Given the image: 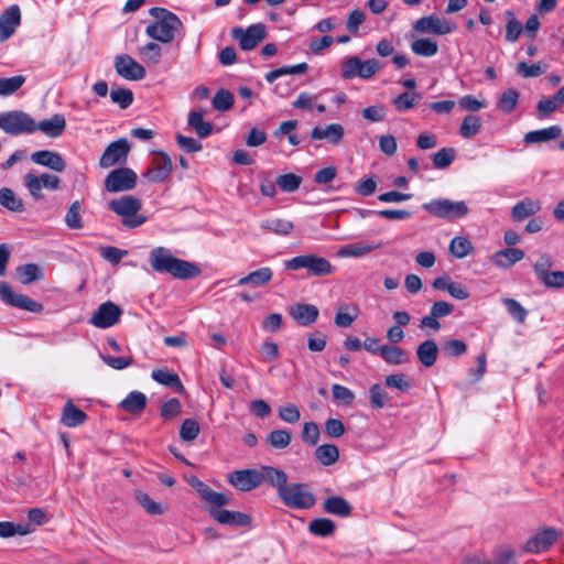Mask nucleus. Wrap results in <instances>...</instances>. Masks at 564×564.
I'll return each mask as SVG.
<instances>
[{
  "label": "nucleus",
  "instance_id": "1",
  "mask_svg": "<svg viewBox=\"0 0 564 564\" xmlns=\"http://www.w3.org/2000/svg\"><path fill=\"white\" fill-rule=\"evenodd\" d=\"M153 21L145 28V34L159 42L167 43L174 37L176 15L163 8H151Z\"/></svg>",
  "mask_w": 564,
  "mask_h": 564
},
{
  "label": "nucleus",
  "instance_id": "2",
  "mask_svg": "<svg viewBox=\"0 0 564 564\" xmlns=\"http://www.w3.org/2000/svg\"><path fill=\"white\" fill-rule=\"evenodd\" d=\"M110 210L122 217V225L132 229L142 226L147 221V217L139 214L142 204L134 196L126 195L120 198L112 199L108 203Z\"/></svg>",
  "mask_w": 564,
  "mask_h": 564
},
{
  "label": "nucleus",
  "instance_id": "3",
  "mask_svg": "<svg viewBox=\"0 0 564 564\" xmlns=\"http://www.w3.org/2000/svg\"><path fill=\"white\" fill-rule=\"evenodd\" d=\"M284 506L296 509H311L316 503V497L310 486L304 482L288 484L279 495Z\"/></svg>",
  "mask_w": 564,
  "mask_h": 564
},
{
  "label": "nucleus",
  "instance_id": "4",
  "mask_svg": "<svg viewBox=\"0 0 564 564\" xmlns=\"http://www.w3.org/2000/svg\"><path fill=\"white\" fill-rule=\"evenodd\" d=\"M284 268L292 271L305 269L312 276H325L334 272V267L326 258L313 253H305L285 260Z\"/></svg>",
  "mask_w": 564,
  "mask_h": 564
},
{
  "label": "nucleus",
  "instance_id": "5",
  "mask_svg": "<svg viewBox=\"0 0 564 564\" xmlns=\"http://www.w3.org/2000/svg\"><path fill=\"white\" fill-rule=\"evenodd\" d=\"M423 209L431 215L454 220L465 217L469 213V208L463 200H451L447 198L433 199L422 205Z\"/></svg>",
  "mask_w": 564,
  "mask_h": 564
},
{
  "label": "nucleus",
  "instance_id": "6",
  "mask_svg": "<svg viewBox=\"0 0 564 564\" xmlns=\"http://www.w3.org/2000/svg\"><path fill=\"white\" fill-rule=\"evenodd\" d=\"M0 128L10 135L35 132V120L26 112L12 110L0 113Z\"/></svg>",
  "mask_w": 564,
  "mask_h": 564
},
{
  "label": "nucleus",
  "instance_id": "7",
  "mask_svg": "<svg viewBox=\"0 0 564 564\" xmlns=\"http://www.w3.org/2000/svg\"><path fill=\"white\" fill-rule=\"evenodd\" d=\"M381 67V63L376 58H370L362 62L359 57L352 56L344 62L343 77L346 79H351L358 76L362 79H369L377 72H379Z\"/></svg>",
  "mask_w": 564,
  "mask_h": 564
},
{
  "label": "nucleus",
  "instance_id": "8",
  "mask_svg": "<svg viewBox=\"0 0 564 564\" xmlns=\"http://www.w3.org/2000/svg\"><path fill=\"white\" fill-rule=\"evenodd\" d=\"M562 538V532L555 528L538 530L525 543L524 550L538 554L546 552Z\"/></svg>",
  "mask_w": 564,
  "mask_h": 564
},
{
  "label": "nucleus",
  "instance_id": "9",
  "mask_svg": "<svg viewBox=\"0 0 564 564\" xmlns=\"http://www.w3.org/2000/svg\"><path fill=\"white\" fill-rule=\"evenodd\" d=\"M0 299L11 306L32 313H41L44 308L40 302H36L24 294L15 293L4 281H0Z\"/></svg>",
  "mask_w": 564,
  "mask_h": 564
},
{
  "label": "nucleus",
  "instance_id": "10",
  "mask_svg": "<svg viewBox=\"0 0 564 564\" xmlns=\"http://www.w3.org/2000/svg\"><path fill=\"white\" fill-rule=\"evenodd\" d=\"M130 152V144L127 139L121 138L111 142L99 159V166L108 169L115 164H121L127 161Z\"/></svg>",
  "mask_w": 564,
  "mask_h": 564
},
{
  "label": "nucleus",
  "instance_id": "11",
  "mask_svg": "<svg viewBox=\"0 0 564 564\" xmlns=\"http://www.w3.org/2000/svg\"><path fill=\"white\" fill-rule=\"evenodd\" d=\"M235 40L239 41V45L243 51L253 50L265 37V28L263 24H252L246 30L235 28L231 32Z\"/></svg>",
  "mask_w": 564,
  "mask_h": 564
},
{
  "label": "nucleus",
  "instance_id": "12",
  "mask_svg": "<svg viewBox=\"0 0 564 564\" xmlns=\"http://www.w3.org/2000/svg\"><path fill=\"white\" fill-rule=\"evenodd\" d=\"M150 264L153 271L159 273H170L176 276V257L170 249L155 247L149 256Z\"/></svg>",
  "mask_w": 564,
  "mask_h": 564
},
{
  "label": "nucleus",
  "instance_id": "13",
  "mask_svg": "<svg viewBox=\"0 0 564 564\" xmlns=\"http://www.w3.org/2000/svg\"><path fill=\"white\" fill-rule=\"evenodd\" d=\"M137 175L130 169H117L111 171L105 181V187L108 192L116 193L129 191L135 186Z\"/></svg>",
  "mask_w": 564,
  "mask_h": 564
},
{
  "label": "nucleus",
  "instance_id": "14",
  "mask_svg": "<svg viewBox=\"0 0 564 564\" xmlns=\"http://www.w3.org/2000/svg\"><path fill=\"white\" fill-rule=\"evenodd\" d=\"M117 74L127 80H141L145 77V68L130 55L121 54L115 58Z\"/></svg>",
  "mask_w": 564,
  "mask_h": 564
},
{
  "label": "nucleus",
  "instance_id": "15",
  "mask_svg": "<svg viewBox=\"0 0 564 564\" xmlns=\"http://www.w3.org/2000/svg\"><path fill=\"white\" fill-rule=\"evenodd\" d=\"M121 314V308L108 301L98 306L90 318V324L98 328H109L119 321Z\"/></svg>",
  "mask_w": 564,
  "mask_h": 564
},
{
  "label": "nucleus",
  "instance_id": "16",
  "mask_svg": "<svg viewBox=\"0 0 564 564\" xmlns=\"http://www.w3.org/2000/svg\"><path fill=\"white\" fill-rule=\"evenodd\" d=\"M228 482L240 491H251L261 486L259 468L240 469L227 476Z\"/></svg>",
  "mask_w": 564,
  "mask_h": 564
},
{
  "label": "nucleus",
  "instance_id": "17",
  "mask_svg": "<svg viewBox=\"0 0 564 564\" xmlns=\"http://www.w3.org/2000/svg\"><path fill=\"white\" fill-rule=\"evenodd\" d=\"M209 505V514L213 519H215L220 524L232 525V527H248L251 524L250 516L239 512V511H229L221 509L223 506H217L214 503Z\"/></svg>",
  "mask_w": 564,
  "mask_h": 564
},
{
  "label": "nucleus",
  "instance_id": "18",
  "mask_svg": "<svg viewBox=\"0 0 564 564\" xmlns=\"http://www.w3.org/2000/svg\"><path fill=\"white\" fill-rule=\"evenodd\" d=\"M413 29L421 33L445 35L452 33L455 30V24L436 15H429L420 18L414 23Z\"/></svg>",
  "mask_w": 564,
  "mask_h": 564
},
{
  "label": "nucleus",
  "instance_id": "19",
  "mask_svg": "<svg viewBox=\"0 0 564 564\" xmlns=\"http://www.w3.org/2000/svg\"><path fill=\"white\" fill-rule=\"evenodd\" d=\"M184 479L196 489L200 498L207 503H214L217 506H227L230 503V497L224 492L214 491L207 485L202 482L195 476H184Z\"/></svg>",
  "mask_w": 564,
  "mask_h": 564
},
{
  "label": "nucleus",
  "instance_id": "20",
  "mask_svg": "<svg viewBox=\"0 0 564 564\" xmlns=\"http://www.w3.org/2000/svg\"><path fill=\"white\" fill-rule=\"evenodd\" d=\"M21 23V11L17 4L6 9L0 14V42L9 40Z\"/></svg>",
  "mask_w": 564,
  "mask_h": 564
},
{
  "label": "nucleus",
  "instance_id": "21",
  "mask_svg": "<svg viewBox=\"0 0 564 564\" xmlns=\"http://www.w3.org/2000/svg\"><path fill=\"white\" fill-rule=\"evenodd\" d=\"M33 163L48 167L55 172H63L66 169V162L63 156L50 150H41L31 154Z\"/></svg>",
  "mask_w": 564,
  "mask_h": 564
},
{
  "label": "nucleus",
  "instance_id": "22",
  "mask_svg": "<svg viewBox=\"0 0 564 564\" xmlns=\"http://www.w3.org/2000/svg\"><path fill=\"white\" fill-rule=\"evenodd\" d=\"M172 171V161L164 152H155L152 167L148 171V177L152 182H161L167 177Z\"/></svg>",
  "mask_w": 564,
  "mask_h": 564
},
{
  "label": "nucleus",
  "instance_id": "23",
  "mask_svg": "<svg viewBox=\"0 0 564 564\" xmlns=\"http://www.w3.org/2000/svg\"><path fill=\"white\" fill-rule=\"evenodd\" d=\"M290 316L301 326H310L316 322L319 311L313 304H294L290 307Z\"/></svg>",
  "mask_w": 564,
  "mask_h": 564
},
{
  "label": "nucleus",
  "instance_id": "24",
  "mask_svg": "<svg viewBox=\"0 0 564 564\" xmlns=\"http://www.w3.org/2000/svg\"><path fill=\"white\" fill-rule=\"evenodd\" d=\"M261 485L267 482L271 487L276 489L278 496L282 491V489L288 485V475L284 470L272 467V466H261L259 468Z\"/></svg>",
  "mask_w": 564,
  "mask_h": 564
},
{
  "label": "nucleus",
  "instance_id": "25",
  "mask_svg": "<svg viewBox=\"0 0 564 564\" xmlns=\"http://www.w3.org/2000/svg\"><path fill=\"white\" fill-rule=\"evenodd\" d=\"M344 127L340 123H330L326 127H314L311 131L313 140H327L329 143L339 144L344 138Z\"/></svg>",
  "mask_w": 564,
  "mask_h": 564
},
{
  "label": "nucleus",
  "instance_id": "26",
  "mask_svg": "<svg viewBox=\"0 0 564 564\" xmlns=\"http://www.w3.org/2000/svg\"><path fill=\"white\" fill-rule=\"evenodd\" d=\"M66 128V120L62 113H55L50 119L35 122V131H41L48 138L55 139L63 134Z\"/></svg>",
  "mask_w": 564,
  "mask_h": 564
},
{
  "label": "nucleus",
  "instance_id": "27",
  "mask_svg": "<svg viewBox=\"0 0 564 564\" xmlns=\"http://www.w3.org/2000/svg\"><path fill=\"white\" fill-rule=\"evenodd\" d=\"M524 258V251L517 248H506L492 256V263L501 269H508Z\"/></svg>",
  "mask_w": 564,
  "mask_h": 564
},
{
  "label": "nucleus",
  "instance_id": "28",
  "mask_svg": "<svg viewBox=\"0 0 564 564\" xmlns=\"http://www.w3.org/2000/svg\"><path fill=\"white\" fill-rule=\"evenodd\" d=\"M564 106V86L552 97H542L536 105L539 118H546L557 108Z\"/></svg>",
  "mask_w": 564,
  "mask_h": 564
},
{
  "label": "nucleus",
  "instance_id": "29",
  "mask_svg": "<svg viewBox=\"0 0 564 564\" xmlns=\"http://www.w3.org/2000/svg\"><path fill=\"white\" fill-rule=\"evenodd\" d=\"M325 512L337 517H349L352 511L351 505L340 496H332L323 502Z\"/></svg>",
  "mask_w": 564,
  "mask_h": 564
},
{
  "label": "nucleus",
  "instance_id": "30",
  "mask_svg": "<svg viewBox=\"0 0 564 564\" xmlns=\"http://www.w3.org/2000/svg\"><path fill=\"white\" fill-rule=\"evenodd\" d=\"M438 347L432 339L421 343L416 348V357L419 361L426 368L435 365L437 360Z\"/></svg>",
  "mask_w": 564,
  "mask_h": 564
},
{
  "label": "nucleus",
  "instance_id": "31",
  "mask_svg": "<svg viewBox=\"0 0 564 564\" xmlns=\"http://www.w3.org/2000/svg\"><path fill=\"white\" fill-rule=\"evenodd\" d=\"M561 133L562 129L560 126H551L549 128L533 130L525 133L524 142L529 144L547 142L560 138Z\"/></svg>",
  "mask_w": 564,
  "mask_h": 564
},
{
  "label": "nucleus",
  "instance_id": "32",
  "mask_svg": "<svg viewBox=\"0 0 564 564\" xmlns=\"http://www.w3.org/2000/svg\"><path fill=\"white\" fill-rule=\"evenodd\" d=\"M187 126L196 132L199 138H207L212 134L214 126L204 120L203 111H192L187 117Z\"/></svg>",
  "mask_w": 564,
  "mask_h": 564
},
{
  "label": "nucleus",
  "instance_id": "33",
  "mask_svg": "<svg viewBox=\"0 0 564 564\" xmlns=\"http://www.w3.org/2000/svg\"><path fill=\"white\" fill-rule=\"evenodd\" d=\"M260 227L274 235L289 236L294 229V224L283 218H268L261 221Z\"/></svg>",
  "mask_w": 564,
  "mask_h": 564
},
{
  "label": "nucleus",
  "instance_id": "34",
  "mask_svg": "<svg viewBox=\"0 0 564 564\" xmlns=\"http://www.w3.org/2000/svg\"><path fill=\"white\" fill-rule=\"evenodd\" d=\"M134 499L150 516H160L167 509L166 505L153 500L147 492L142 490L134 491Z\"/></svg>",
  "mask_w": 564,
  "mask_h": 564
},
{
  "label": "nucleus",
  "instance_id": "35",
  "mask_svg": "<svg viewBox=\"0 0 564 564\" xmlns=\"http://www.w3.org/2000/svg\"><path fill=\"white\" fill-rule=\"evenodd\" d=\"M541 209V204L538 200L527 198L517 203L512 208V219L521 221Z\"/></svg>",
  "mask_w": 564,
  "mask_h": 564
},
{
  "label": "nucleus",
  "instance_id": "36",
  "mask_svg": "<svg viewBox=\"0 0 564 564\" xmlns=\"http://www.w3.org/2000/svg\"><path fill=\"white\" fill-rule=\"evenodd\" d=\"M379 247H380V245H373V243H369V242H356V243H351V245L341 247L338 250V256L343 257V258H349V257L359 258V257H364V256L372 252L373 250L378 249Z\"/></svg>",
  "mask_w": 564,
  "mask_h": 564
},
{
  "label": "nucleus",
  "instance_id": "37",
  "mask_svg": "<svg viewBox=\"0 0 564 564\" xmlns=\"http://www.w3.org/2000/svg\"><path fill=\"white\" fill-rule=\"evenodd\" d=\"M273 276V272L269 267L261 268L253 272H250L248 275L241 278L238 281L239 285H253V286H262L268 284Z\"/></svg>",
  "mask_w": 564,
  "mask_h": 564
},
{
  "label": "nucleus",
  "instance_id": "38",
  "mask_svg": "<svg viewBox=\"0 0 564 564\" xmlns=\"http://www.w3.org/2000/svg\"><path fill=\"white\" fill-rule=\"evenodd\" d=\"M87 415L79 408L75 406L72 402H67L62 413V422L68 427H76L83 424Z\"/></svg>",
  "mask_w": 564,
  "mask_h": 564
},
{
  "label": "nucleus",
  "instance_id": "39",
  "mask_svg": "<svg viewBox=\"0 0 564 564\" xmlns=\"http://www.w3.org/2000/svg\"><path fill=\"white\" fill-rule=\"evenodd\" d=\"M380 357L389 365H402L409 361L408 352L397 346L382 345Z\"/></svg>",
  "mask_w": 564,
  "mask_h": 564
},
{
  "label": "nucleus",
  "instance_id": "40",
  "mask_svg": "<svg viewBox=\"0 0 564 564\" xmlns=\"http://www.w3.org/2000/svg\"><path fill=\"white\" fill-rule=\"evenodd\" d=\"M411 50L415 55L431 57L438 52V45L437 42L432 39L422 37L411 43Z\"/></svg>",
  "mask_w": 564,
  "mask_h": 564
},
{
  "label": "nucleus",
  "instance_id": "41",
  "mask_svg": "<svg viewBox=\"0 0 564 564\" xmlns=\"http://www.w3.org/2000/svg\"><path fill=\"white\" fill-rule=\"evenodd\" d=\"M315 458L323 466L333 465L339 458L338 447L333 444H323L315 449Z\"/></svg>",
  "mask_w": 564,
  "mask_h": 564
},
{
  "label": "nucleus",
  "instance_id": "42",
  "mask_svg": "<svg viewBox=\"0 0 564 564\" xmlns=\"http://www.w3.org/2000/svg\"><path fill=\"white\" fill-rule=\"evenodd\" d=\"M145 395L142 392L132 391L121 401L120 406L127 412L139 413L145 408Z\"/></svg>",
  "mask_w": 564,
  "mask_h": 564
},
{
  "label": "nucleus",
  "instance_id": "43",
  "mask_svg": "<svg viewBox=\"0 0 564 564\" xmlns=\"http://www.w3.org/2000/svg\"><path fill=\"white\" fill-rule=\"evenodd\" d=\"M17 274L22 284H30L34 281L43 279L41 268L35 263H28L18 267Z\"/></svg>",
  "mask_w": 564,
  "mask_h": 564
},
{
  "label": "nucleus",
  "instance_id": "44",
  "mask_svg": "<svg viewBox=\"0 0 564 564\" xmlns=\"http://www.w3.org/2000/svg\"><path fill=\"white\" fill-rule=\"evenodd\" d=\"M336 524L328 518L314 519L308 524V531L317 536H329L335 532Z\"/></svg>",
  "mask_w": 564,
  "mask_h": 564
},
{
  "label": "nucleus",
  "instance_id": "45",
  "mask_svg": "<svg viewBox=\"0 0 564 564\" xmlns=\"http://www.w3.org/2000/svg\"><path fill=\"white\" fill-rule=\"evenodd\" d=\"M0 205L11 212L21 213L24 210L22 199L19 198L14 192L8 187L0 189Z\"/></svg>",
  "mask_w": 564,
  "mask_h": 564
},
{
  "label": "nucleus",
  "instance_id": "46",
  "mask_svg": "<svg viewBox=\"0 0 564 564\" xmlns=\"http://www.w3.org/2000/svg\"><path fill=\"white\" fill-rule=\"evenodd\" d=\"M473 249V243L467 237H455L449 243V252L457 259L467 257Z\"/></svg>",
  "mask_w": 564,
  "mask_h": 564
},
{
  "label": "nucleus",
  "instance_id": "47",
  "mask_svg": "<svg viewBox=\"0 0 564 564\" xmlns=\"http://www.w3.org/2000/svg\"><path fill=\"white\" fill-rule=\"evenodd\" d=\"M235 104L234 95L227 89H219L212 100V106L215 110L225 112L232 108Z\"/></svg>",
  "mask_w": 564,
  "mask_h": 564
},
{
  "label": "nucleus",
  "instance_id": "48",
  "mask_svg": "<svg viewBox=\"0 0 564 564\" xmlns=\"http://www.w3.org/2000/svg\"><path fill=\"white\" fill-rule=\"evenodd\" d=\"M308 68V65L306 63H300L293 66H283L280 68H276L274 70L269 72L265 75V79L268 83L272 84L278 78L285 76V75H293V74H302L305 73Z\"/></svg>",
  "mask_w": 564,
  "mask_h": 564
},
{
  "label": "nucleus",
  "instance_id": "49",
  "mask_svg": "<svg viewBox=\"0 0 564 564\" xmlns=\"http://www.w3.org/2000/svg\"><path fill=\"white\" fill-rule=\"evenodd\" d=\"M481 128V120L478 116L468 115L463 119L459 128L460 135L465 139H469L476 135Z\"/></svg>",
  "mask_w": 564,
  "mask_h": 564
},
{
  "label": "nucleus",
  "instance_id": "50",
  "mask_svg": "<svg viewBox=\"0 0 564 564\" xmlns=\"http://www.w3.org/2000/svg\"><path fill=\"white\" fill-rule=\"evenodd\" d=\"M292 436L286 430H273L267 436L269 445L276 449H284L291 443Z\"/></svg>",
  "mask_w": 564,
  "mask_h": 564
},
{
  "label": "nucleus",
  "instance_id": "51",
  "mask_svg": "<svg viewBox=\"0 0 564 564\" xmlns=\"http://www.w3.org/2000/svg\"><path fill=\"white\" fill-rule=\"evenodd\" d=\"M200 433V425L198 421L195 419H186L181 424L178 434L182 441L192 442L194 441Z\"/></svg>",
  "mask_w": 564,
  "mask_h": 564
},
{
  "label": "nucleus",
  "instance_id": "52",
  "mask_svg": "<svg viewBox=\"0 0 564 564\" xmlns=\"http://www.w3.org/2000/svg\"><path fill=\"white\" fill-rule=\"evenodd\" d=\"M467 345L460 339H447L443 341L441 351L445 357H458L466 352Z\"/></svg>",
  "mask_w": 564,
  "mask_h": 564
},
{
  "label": "nucleus",
  "instance_id": "53",
  "mask_svg": "<svg viewBox=\"0 0 564 564\" xmlns=\"http://www.w3.org/2000/svg\"><path fill=\"white\" fill-rule=\"evenodd\" d=\"M456 158L454 148H442L433 155V165L435 169L448 167Z\"/></svg>",
  "mask_w": 564,
  "mask_h": 564
},
{
  "label": "nucleus",
  "instance_id": "54",
  "mask_svg": "<svg viewBox=\"0 0 564 564\" xmlns=\"http://www.w3.org/2000/svg\"><path fill=\"white\" fill-rule=\"evenodd\" d=\"M302 177L294 173H286L276 177V185L286 193L295 192L300 188Z\"/></svg>",
  "mask_w": 564,
  "mask_h": 564
},
{
  "label": "nucleus",
  "instance_id": "55",
  "mask_svg": "<svg viewBox=\"0 0 564 564\" xmlns=\"http://www.w3.org/2000/svg\"><path fill=\"white\" fill-rule=\"evenodd\" d=\"M519 93L514 88H509L501 95L498 101V108L502 112H511L518 105Z\"/></svg>",
  "mask_w": 564,
  "mask_h": 564
},
{
  "label": "nucleus",
  "instance_id": "56",
  "mask_svg": "<svg viewBox=\"0 0 564 564\" xmlns=\"http://www.w3.org/2000/svg\"><path fill=\"white\" fill-rule=\"evenodd\" d=\"M138 53L143 61L156 64L161 57V46L154 42H149L140 46Z\"/></svg>",
  "mask_w": 564,
  "mask_h": 564
},
{
  "label": "nucleus",
  "instance_id": "57",
  "mask_svg": "<svg viewBox=\"0 0 564 564\" xmlns=\"http://www.w3.org/2000/svg\"><path fill=\"white\" fill-rule=\"evenodd\" d=\"M80 203L75 200L68 208L65 215V224L70 229H82L83 220L80 216Z\"/></svg>",
  "mask_w": 564,
  "mask_h": 564
},
{
  "label": "nucleus",
  "instance_id": "58",
  "mask_svg": "<svg viewBox=\"0 0 564 564\" xmlns=\"http://www.w3.org/2000/svg\"><path fill=\"white\" fill-rule=\"evenodd\" d=\"M370 404L373 409L379 410L387 405L388 393L378 383H375L369 389Z\"/></svg>",
  "mask_w": 564,
  "mask_h": 564
},
{
  "label": "nucleus",
  "instance_id": "59",
  "mask_svg": "<svg viewBox=\"0 0 564 564\" xmlns=\"http://www.w3.org/2000/svg\"><path fill=\"white\" fill-rule=\"evenodd\" d=\"M25 82L22 75L0 78V96H10L14 94Z\"/></svg>",
  "mask_w": 564,
  "mask_h": 564
},
{
  "label": "nucleus",
  "instance_id": "60",
  "mask_svg": "<svg viewBox=\"0 0 564 564\" xmlns=\"http://www.w3.org/2000/svg\"><path fill=\"white\" fill-rule=\"evenodd\" d=\"M24 186L29 191L30 195L34 200L43 199L44 195L42 194L43 185L40 182L37 175L34 173H28L23 177Z\"/></svg>",
  "mask_w": 564,
  "mask_h": 564
},
{
  "label": "nucleus",
  "instance_id": "61",
  "mask_svg": "<svg viewBox=\"0 0 564 564\" xmlns=\"http://www.w3.org/2000/svg\"><path fill=\"white\" fill-rule=\"evenodd\" d=\"M110 99L121 109H127L133 102V93L128 88H116L110 91Z\"/></svg>",
  "mask_w": 564,
  "mask_h": 564
},
{
  "label": "nucleus",
  "instance_id": "62",
  "mask_svg": "<svg viewBox=\"0 0 564 564\" xmlns=\"http://www.w3.org/2000/svg\"><path fill=\"white\" fill-rule=\"evenodd\" d=\"M202 274V269L197 263L178 259V279L189 280Z\"/></svg>",
  "mask_w": 564,
  "mask_h": 564
},
{
  "label": "nucleus",
  "instance_id": "63",
  "mask_svg": "<svg viewBox=\"0 0 564 564\" xmlns=\"http://www.w3.org/2000/svg\"><path fill=\"white\" fill-rule=\"evenodd\" d=\"M420 95L416 93H403L393 99V105L398 111H405L413 108L420 100Z\"/></svg>",
  "mask_w": 564,
  "mask_h": 564
},
{
  "label": "nucleus",
  "instance_id": "64",
  "mask_svg": "<svg viewBox=\"0 0 564 564\" xmlns=\"http://www.w3.org/2000/svg\"><path fill=\"white\" fill-rule=\"evenodd\" d=\"M151 378L165 387L176 386V373L169 370L166 367L154 369L151 373Z\"/></svg>",
  "mask_w": 564,
  "mask_h": 564
}]
</instances>
